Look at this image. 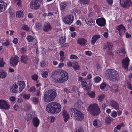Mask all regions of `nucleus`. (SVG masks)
Returning a JSON list of instances; mask_svg holds the SVG:
<instances>
[{
  "label": "nucleus",
  "instance_id": "nucleus-1",
  "mask_svg": "<svg viewBox=\"0 0 132 132\" xmlns=\"http://www.w3.org/2000/svg\"><path fill=\"white\" fill-rule=\"evenodd\" d=\"M61 105L59 103L51 102L48 104L46 106L47 111L49 113H57L60 112L61 110Z\"/></svg>",
  "mask_w": 132,
  "mask_h": 132
},
{
  "label": "nucleus",
  "instance_id": "nucleus-2",
  "mask_svg": "<svg viewBox=\"0 0 132 132\" xmlns=\"http://www.w3.org/2000/svg\"><path fill=\"white\" fill-rule=\"evenodd\" d=\"M56 96V92L55 90L50 89L48 90L44 94V101L45 102L49 103L53 101Z\"/></svg>",
  "mask_w": 132,
  "mask_h": 132
},
{
  "label": "nucleus",
  "instance_id": "nucleus-3",
  "mask_svg": "<svg viewBox=\"0 0 132 132\" xmlns=\"http://www.w3.org/2000/svg\"><path fill=\"white\" fill-rule=\"evenodd\" d=\"M69 110L71 117H74L77 120L80 121L84 119V114L80 111L76 109L71 108H69Z\"/></svg>",
  "mask_w": 132,
  "mask_h": 132
},
{
  "label": "nucleus",
  "instance_id": "nucleus-4",
  "mask_svg": "<svg viewBox=\"0 0 132 132\" xmlns=\"http://www.w3.org/2000/svg\"><path fill=\"white\" fill-rule=\"evenodd\" d=\"M106 76L109 80L112 81H117L119 79V75L117 71L113 69H109L106 72Z\"/></svg>",
  "mask_w": 132,
  "mask_h": 132
},
{
  "label": "nucleus",
  "instance_id": "nucleus-5",
  "mask_svg": "<svg viewBox=\"0 0 132 132\" xmlns=\"http://www.w3.org/2000/svg\"><path fill=\"white\" fill-rule=\"evenodd\" d=\"M87 110L89 113L93 116H97L101 112L98 105L96 103L91 104L88 107Z\"/></svg>",
  "mask_w": 132,
  "mask_h": 132
},
{
  "label": "nucleus",
  "instance_id": "nucleus-6",
  "mask_svg": "<svg viewBox=\"0 0 132 132\" xmlns=\"http://www.w3.org/2000/svg\"><path fill=\"white\" fill-rule=\"evenodd\" d=\"M61 71L60 70H54L51 74V78L52 81L56 82H59L58 78L60 76Z\"/></svg>",
  "mask_w": 132,
  "mask_h": 132
},
{
  "label": "nucleus",
  "instance_id": "nucleus-7",
  "mask_svg": "<svg viewBox=\"0 0 132 132\" xmlns=\"http://www.w3.org/2000/svg\"><path fill=\"white\" fill-rule=\"evenodd\" d=\"M60 75L61 77L59 79V83L65 82L68 79V76L67 73L66 72L63 70L61 71Z\"/></svg>",
  "mask_w": 132,
  "mask_h": 132
},
{
  "label": "nucleus",
  "instance_id": "nucleus-8",
  "mask_svg": "<svg viewBox=\"0 0 132 132\" xmlns=\"http://www.w3.org/2000/svg\"><path fill=\"white\" fill-rule=\"evenodd\" d=\"M120 3L122 7L128 9L132 6V3L130 0H120Z\"/></svg>",
  "mask_w": 132,
  "mask_h": 132
},
{
  "label": "nucleus",
  "instance_id": "nucleus-9",
  "mask_svg": "<svg viewBox=\"0 0 132 132\" xmlns=\"http://www.w3.org/2000/svg\"><path fill=\"white\" fill-rule=\"evenodd\" d=\"M74 16L72 15H66L64 19V21L67 24H71L73 22Z\"/></svg>",
  "mask_w": 132,
  "mask_h": 132
},
{
  "label": "nucleus",
  "instance_id": "nucleus-10",
  "mask_svg": "<svg viewBox=\"0 0 132 132\" xmlns=\"http://www.w3.org/2000/svg\"><path fill=\"white\" fill-rule=\"evenodd\" d=\"M10 108V105L8 104V102L4 100H0V108L8 110Z\"/></svg>",
  "mask_w": 132,
  "mask_h": 132
},
{
  "label": "nucleus",
  "instance_id": "nucleus-11",
  "mask_svg": "<svg viewBox=\"0 0 132 132\" xmlns=\"http://www.w3.org/2000/svg\"><path fill=\"white\" fill-rule=\"evenodd\" d=\"M40 2L37 0H32L30 3V7L35 9H37L40 7Z\"/></svg>",
  "mask_w": 132,
  "mask_h": 132
},
{
  "label": "nucleus",
  "instance_id": "nucleus-12",
  "mask_svg": "<svg viewBox=\"0 0 132 132\" xmlns=\"http://www.w3.org/2000/svg\"><path fill=\"white\" fill-rule=\"evenodd\" d=\"M19 58L16 55L14 57H12L10 59V64L13 66H15L19 62Z\"/></svg>",
  "mask_w": 132,
  "mask_h": 132
},
{
  "label": "nucleus",
  "instance_id": "nucleus-13",
  "mask_svg": "<svg viewBox=\"0 0 132 132\" xmlns=\"http://www.w3.org/2000/svg\"><path fill=\"white\" fill-rule=\"evenodd\" d=\"M18 86V93L21 91L24 88L25 83L23 81H19L16 83Z\"/></svg>",
  "mask_w": 132,
  "mask_h": 132
},
{
  "label": "nucleus",
  "instance_id": "nucleus-14",
  "mask_svg": "<svg viewBox=\"0 0 132 132\" xmlns=\"http://www.w3.org/2000/svg\"><path fill=\"white\" fill-rule=\"evenodd\" d=\"M116 29L119 31V34L122 36V34L125 32L126 29L122 25H119L116 27Z\"/></svg>",
  "mask_w": 132,
  "mask_h": 132
},
{
  "label": "nucleus",
  "instance_id": "nucleus-15",
  "mask_svg": "<svg viewBox=\"0 0 132 132\" xmlns=\"http://www.w3.org/2000/svg\"><path fill=\"white\" fill-rule=\"evenodd\" d=\"M130 60L128 58H126L123 59L122 61V66L124 68L127 70L128 69V66L129 64Z\"/></svg>",
  "mask_w": 132,
  "mask_h": 132
},
{
  "label": "nucleus",
  "instance_id": "nucleus-16",
  "mask_svg": "<svg viewBox=\"0 0 132 132\" xmlns=\"http://www.w3.org/2000/svg\"><path fill=\"white\" fill-rule=\"evenodd\" d=\"M113 46L112 44L110 42H107L104 44L103 49H105L108 51H110Z\"/></svg>",
  "mask_w": 132,
  "mask_h": 132
},
{
  "label": "nucleus",
  "instance_id": "nucleus-17",
  "mask_svg": "<svg viewBox=\"0 0 132 132\" xmlns=\"http://www.w3.org/2000/svg\"><path fill=\"white\" fill-rule=\"evenodd\" d=\"M18 86L16 83L15 82L12 86L10 87V91L12 93H18Z\"/></svg>",
  "mask_w": 132,
  "mask_h": 132
},
{
  "label": "nucleus",
  "instance_id": "nucleus-18",
  "mask_svg": "<svg viewBox=\"0 0 132 132\" xmlns=\"http://www.w3.org/2000/svg\"><path fill=\"white\" fill-rule=\"evenodd\" d=\"M106 21L105 19L103 18H100L96 20V23L100 26H102L105 24Z\"/></svg>",
  "mask_w": 132,
  "mask_h": 132
},
{
  "label": "nucleus",
  "instance_id": "nucleus-19",
  "mask_svg": "<svg viewBox=\"0 0 132 132\" xmlns=\"http://www.w3.org/2000/svg\"><path fill=\"white\" fill-rule=\"evenodd\" d=\"M29 58L28 56L26 55H22L21 57L20 61L21 62L25 64L27 63L28 60Z\"/></svg>",
  "mask_w": 132,
  "mask_h": 132
},
{
  "label": "nucleus",
  "instance_id": "nucleus-20",
  "mask_svg": "<svg viewBox=\"0 0 132 132\" xmlns=\"http://www.w3.org/2000/svg\"><path fill=\"white\" fill-rule=\"evenodd\" d=\"M7 4L2 1H0V11H3L6 9Z\"/></svg>",
  "mask_w": 132,
  "mask_h": 132
},
{
  "label": "nucleus",
  "instance_id": "nucleus-21",
  "mask_svg": "<svg viewBox=\"0 0 132 132\" xmlns=\"http://www.w3.org/2000/svg\"><path fill=\"white\" fill-rule=\"evenodd\" d=\"M32 122L34 126L37 127L40 123V121L37 117H35L33 119Z\"/></svg>",
  "mask_w": 132,
  "mask_h": 132
},
{
  "label": "nucleus",
  "instance_id": "nucleus-22",
  "mask_svg": "<svg viewBox=\"0 0 132 132\" xmlns=\"http://www.w3.org/2000/svg\"><path fill=\"white\" fill-rule=\"evenodd\" d=\"M87 42V39L81 38L78 39L77 43L81 45H85L86 43Z\"/></svg>",
  "mask_w": 132,
  "mask_h": 132
},
{
  "label": "nucleus",
  "instance_id": "nucleus-23",
  "mask_svg": "<svg viewBox=\"0 0 132 132\" xmlns=\"http://www.w3.org/2000/svg\"><path fill=\"white\" fill-rule=\"evenodd\" d=\"M100 38V36L99 35H95L92 37L91 39V44L94 45L97 40Z\"/></svg>",
  "mask_w": 132,
  "mask_h": 132
},
{
  "label": "nucleus",
  "instance_id": "nucleus-24",
  "mask_svg": "<svg viewBox=\"0 0 132 132\" xmlns=\"http://www.w3.org/2000/svg\"><path fill=\"white\" fill-rule=\"evenodd\" d=\"M43 29L44 31L48 32L52 29V28L50 24H45L44 25Z\"/></svg>",
  "mask_w": 132,
  "mask_h": 132
},
{
  "label": "nucleus",
  "instance_id": "nucleus-25",
  "mask_svg": "<svg viewBox=\"0 0 132 132\" xmlns=\"http://www.w3.org/2000/svg\"><path fill=\"white\" fill-rule=\"evenodd\" d=\"M110 104L112 107L116 109H117L118 108L119 106L118 104L114 100H111V101Z\"/></svg>",
  "mask_w": 132,
  "mask_h": 132
},
{
  "label": "nucleus",
  "instance_id": "nucleus-26",
  "mask_svg": "<svg viewBox=\"0 0 132 132\" xmlns=\"http://www.w3.org/2000/svg\"><path fill=\"white\" fill-rule=\"evenodd\" d=\"M75 105L77 108L81 109L83 108L84 104L82 101H79L76 103Z\"/></svg>",
  "mask_w": 132,
  "mask_h": 132
},
{
  "label": "nucleus",
  "instance_id": "nucleus-27",
  "mask_svg": "<svg viewBox=\"0 0 132 132\" xmlns=\"http://www.w3.org/2000/svg\"><path fill=\"white\" fill-rule=\"evenodd\" d=\"M62 114L63 118H64V121L66 122L69 118V114L65 110H63L62 112Z\"/></svg>",
  "mask_w": 132,
  "mask_h": 132
},
{
  "label": "nucleus",
  "instance_id": "nucleus-28",
  "mask_svg": "<svg viewBox=\"0 0 132 132\" xmlns=\"http://www.w3.org/2000/svg\"><path fill=\"white\" fill-rule=\"evenodd\" d=\"M110 89L112 92H116L119 90V87L116 85H113L110 88Z\"/></svg>",
  "mask_w": 132,
  "mask_h": 132
},
{
  "label": "nucleus",
  "instance_id": "nucleus-29",
  "mask_svg": "<svg viewBox=\"0 0 132 132\" xmlns=\"http://www.w3.org/2000/svg\"><path fill=\"white\" fill-rule=\"evenodd\" d=\"M86 23L89 26H90L92 23H94V21L90 18L86 19L85 20Z\"/></svg>",
  "mask_w": 132,
  "mask_h": 132
},
{
  "label": "nucleus",
  "instance_id": "nucleus-30",
  "mask_svg": "<svg viewBox=\"0 0 132 132\" xmlns=\"http://www.w3.org/2000/svg\"><path fill=\"white\" fill-rule=\"evenodd\" d=\"M67 5V3L66 2H64L61 3L60 4V7L61 10H64L66 7Z\"/></svg>",
  "mask_w": 132,
  "mask_h": 132
},
{
  "label": "nucleus",
  "instance_id": "nucleus-31",
  "mask_svg": "<svg viewBox=\"0 0 132 132\" xmlns=\"http://www.w3.org/2000/svg\"><path fill=\"white\" fill-rule=\"evenodd\" d=\"M7 74L4 71H0V78H4L6 76Z\"/></svg>",
  "mask_w": 132,
  "mask_h": 132
},
{
  "label": "nucleus",
  "instance_id": "nucleus-32",
  "mask_svg": "<svg viewBox=\"0 0 132 132\" xmlns=\"http://www.w3.org/2000/svg\"><path fill=\"white\" fill-rule=\"evenodd\" d=\"M72 67L76 70H79L80 69V66L78 65L77 62H74L72 64Z\"/></svg>",
  "mask_w": 132,
  "mask_h": 132
},
{
  "label": "nucleus",
  "instance_id": "nucleus-33",
  "mask_svg": "<svg viewBox=\"0 0 132 132\" xmlns=\"http://www.w3.org/2000/svg\"><path fill=\"white\" fill-rule=\"evenodd\" d=\"M66 40V38L65 37H61L59 39V43L61 44H63L64 43Z\"/></svg>",
  "mask_w": 132,
  "mask_h": 132
},
{
  "label": "nucleus",
  "instance_id": "nucleus-34",
  "mask_svg": "<svg viewBox=\"0 0 132 132\" xmlns=\"http://www.w3.org/2000/svg\"><path fill=\"white\" fill-rule=\"evenodd\" d=\"M87 94L90 97L94 98L95 97V92L89 91L88 92Z\"/></svg>",
  "mask_w": 132,
  "mask_h": 132
},
{
  "label": "nucleus",
  "instance_id": "nucleus-35",
  "mask_svg": "<svg viewBox=\"0 0 132 132\" xmlns=\"http://www.w3.org/2000/svg\"><path fill=\"white\" fill-rule=\"evenodd\" d=\"M24 106V109L25 111H27L31 109V106L29 104H25Z\"/></svg>",
  "mask_w": 132,
  "mask_h": 132
},
{
  "label": "nucleus",
  "instance_id": "nucleus-36",
  "mask_svg": "<svg viewBox=\"0 0 132 132\" xmlns=\"http://www.w3.org/2000/svg\"><path fill=\"white\" fill-rule=\"evenodd\" d=\"M118 53H120V55L122 56H124L125 55V50L124 48H122L121 49H120L119 50H118Z\"/></svg>",
  "mask_w": 132,
  "mask_h": 132
},
{
  "label": "nucleus",
  "instance_id": "nucleus-37",
  "mask_svg": "<svg viewBox=\"0 0 132 132\" xmlns=\"http://www.w3.org/2000/svg\"><path fill=\"white\" fill-rule=\"evenodd\" d=\"M79 3L82 4H88L89 2V0H80L79 1Z\"/></svg>",
  "mask_w": 132,
  "mask_h": 132
},
{
  "label": "nucleus",
  "instance_id": "nucleus-38",
  "mask_svg": "<svg viewBox=\"0 0 132 132\" xmlns=\"http://www.w3.org/2000/svg\"><path fill=\"white\" fill-rule=\"evenodd\" d=\"M26 38L27 40L29 42H32L34 39L33 37L31 35L27 36Z\"/></svg>",
  "mask_w": 132,
  "mask_h": 132
},
{
  "label": "nucleus",
  "instance_id": "nucleus-39",
  "mask_svg": "<svg viewBox=\"0 0 132 132\" xmlns=\"http://www.w3.org/2000/svg\"><path fill=\"white\" fill-rule=\"evenodd\" d=\"M16 15V16L19 17L22 16L23 15V12L22 11H18L17 12Z\"/></svg>",
  "mask_w": 132,
  "mask_h": 132
},
{
  "label": "nucleus",
  "instance_id": "nucleus-40",
  "mask_svg": "<svg viewBox=\"0 0 132 132\" xmlns=\"http://www.w3.org/2000/svg\"><path fill=\"white\" fill-rule=\"evenodd\" d=\"M5 63L4 61L3 58H0V67H3L4 66V65L5 64Z\"/></svg>",
  "mask_w": 132,
  "mask_h": 132
},
{
  "label": "nucleus",
  "instance_id": "nucleus-41",
  "mask_svg": "<svg viewBox=\"0 0 132 132\" xmlns=\"http://www.w3.org/2000/svg\"><path fill=\"white\" fill-rule=\"evenodd\" d=\"M32 101L34 104H36L39 101V99L36 97H34L32 99Z\"/></svg>",
  "mask_w": 132,
  "mask_h": 132
},
{
  "label": "nucleus",
  "instance_id": "nucleus-42",
  "mask_svg": "<svg viewBox=\"0 0 132 132\" xmlns=\"http://www.w3.org/2000/svg\"><path fill=\"white\" fill-rule=\"evenodd\" d=\"M104 97V95L103 94L100 95L98 97V100L101 101H102Z\"/></svg>",
  "mask_w": 132,
  "mask_h": 132
},
{
  "label": "nucleus",
  "instance_id": "nucleus-43",
  "mask_svg": "<svg viewBox=\"0 0 132 132\" xmlns=\"http://www.w3.org/2000/svg\"><path fill=\"white\" fill-rule=\"evenodd\" d=\"M125 82L126 84H127L128 85L127 87L130 90H132V86L131 85L128 81H126Z\"/></svg>",
  "mask_w": 132,
  "mask_h": 132
},
{
  "label": "nucleus",
  "instance_id": "nucleus-44",
  "mask_svg": "<svg viewBox=\"0 0 132 132\" xmlns=\"http://www.w3.org/2000/svg\"><path fill=\"white\" fill-rule=\"evenodd\" d=\"M31 78L34 80L37 81L38 78V76L37 75L35 74L32 76Z\"/></svg>",
  "mask_w": 132,
  "mask_h": 132
},
{
  "label": "nucleus",
  "instance_id": "nucleus-45",
  "mask_svg": "<svg viewBox=\"0 0 132 132\" xmlns=\"http://www.w3.org/2000/svg\"><path fill=\"white\" fill-rule=\"evenodd\" d=\"M30 95V94H24L23 95V97L25 99H28L29 98Z\"/></svg>",
  "mask_w": 132,
  "mask_h": 132
},
{
  "label": "nucleus",
  "instance_id": "nucleus-46",
  "mask_svg": "<svg viewBox=\"0 0 132 132\" xmlns=\"http://www.w3.org/2000/svg\"><path fill=\"white\" fill-rule=\"evenodd\" d=\"M48 75V72L47 71H45L42 74V77L43 78H46L47 77Z\"/></svg>",
  "mask_w": 132,
  "mask_h": 132
},
{
  "label": "nucleus",
  "instance_id": "nucleus-47",
  "mask_svg": "<svg viewBox=\"0 0 132 132\" xmlns=\"http://www.w3.org/2000/svg\"><path fill=\"white\" fill-rule=\"evenodd\" d=\"M47 62L46 61H43L40 63V65L42 67H43L46 65Z\"/></svg>",
  "mask_w": 132,
  "mask_h": 132
},
{
  "label": "nucleus",
  "instance_id": "nucleus-48",
  "mask_svg": "<svg viewBox=\"0 0 132 132\" xmlns=\"http://www.w3.org/2000/svg\"><path fill=\"white\" fill-rule=\"evenodd\" d=\"M14 2L16 3L17 5L20 6L21 4V0H14Z\"/></svg>",
  "mask_w": 132,
  "mask_h": 132
},
{
  "label": "nucleus",
  "instance_id": "nucleus-49",
  "mask_svg": "<svg viewBox=\"0 0 132 132\" xmlns=\"http://www.w3.org/2000/svg\"><path fill=\"white\" fill-rule=\"evenodd\" d=\"M101 79L99 77H96L94 78V81L96 82H98L100 81L101 80Z\"/></svg>",
  "mask_w": 132,
  "mask_h": 132
},
{
  "label": "nucleus",
  "instance_id": "nucleus-50",
  "mask_svg": "<svg viewBox=\"0 0 132 132\" xmlns=\"http://www.w3.org/2000/svg\"><path fill=\"white\" fill-rule=\"evenodd\" d=\"M106 86V84L105 83H102L100 85V88L102 90L103 89L105 88Z\"/></svg>",
  "mask_w": 132,
  "mask_h": 132
},
{
  "label": "nucleus",
  "instance_id": "nucleus-51",
  "mask_svg": "<svg viewBox=\"0 0 132 132\" xmlns=\"http://www.w3.org/2000/svg\"><path fill=\"white\" fill-rule=\"evenodd\" d=\"M35 25L36 28L38 29H40L41 28L42 26L40 23L37 22L36 23Z\"/></svg>",
  "mask_w": 132,
  "mask_h": 132
},
{
  "label": "nucleus",
  "instance_id": "nucleus-52",
  "mask_svg": "<svg viewBox=\"0 0 132 132\" xmlns=\"http://www.w3.org/2000/svg\"><path fill=\"white\" fill-rule=\"evenodd\" d=\"M35 89H36L33 86L31 87L30 88V89L29 90L30 92H34L35 91Z\"/></svg>",
  "mask_w": 132,
  "mask_h": 132
},
{
  "label": "nucleus",
  "instance_id": "nucleus-53",
  "mask_svg": "<svg viewBox=\"0 0 132 132\" xmlns=\"http://www.w3.org/2000/svg\"><path fill=\"white\" fill-rule=\"evenodd\" d=\"M9 42L7 41H6L5 42L2 43V45L3 46H7L9 45Z\"/></svg>",
  "mask_w": 132,
  "mask_h": 132
},
{
  "label": "nucleus",
  "instance_id": "nucleus-54",
  "mask_svg": "<svg viewBox=\"0 0 132 132\" xmlns=\"http://www.w3.org/2000/svg\"><path fill=\"white\" fill-rule=\"evenodd\" d=\"M70 58L71 59H78L76 55H71Z\"/></svg>",
  "mask_w": 132,
  "mask_h": 132
},
{
  "label": "nucleus",
  "instance_id": "nucleus-55",
  "mask_svg": "<svg viewBox=\"0 0 132 132\" xmlns=\"http://www.w3.org/2000/svg\"><path fill=\"white\" fill-rule=\"evenodd\" d=\"M27 51L26 50L25 48L23 47L20 50V52L21 53H25Z\"/></svg>",
  "mask_w": 132,
  "mask_h": 132
},
{
  "label": "nucleus",
  "instance_id": "nucleus-56",
  "mask_svg": "<svg viewBox=\"0 0 132 132\" xmlns=\"http://www.w3.org/2000/svg\"><path fill=\"white\" fill-rule=\"evenodd\" d=\"M75 132H83V129L82 128H79L75 131Z\"/></svg>",
  "mask_w": 132,
  "mask_h": 132
},
{
  "label": "nucleus",
  "instance_id": "nucleus-57",
  "mask_svg": "<svg viewBox=\"0 0 132 132\" xmlns=\"http://www.w3.org/2000/svg\"><path fill=\"white\" fill-rule=\"evenodd\" d=\"M23 29L24 30L28 31L29 30V28L28 26L24 25L23 27Z\"/></svg>",
  "mask_w": 132,
  "mask_h": 132
},
{
  "label": "nucleus",
  "instance_id": "nucleus-58",
  "mask_svg": "<svg viewBox=\"0 0 132 132\" xmlns=\"http://www.w3.org/2000/svg\"><path fill=\"white\" fill-rule=\"evenodd\" d=\"M14 109L16 111H17L19 110V106L15 104L14 106Z\"/></svg>",
  "mask_w": 132,
  "mask_h": 132
},
{
  "label": "nucleus",
  "instance_id": "nucleus-59",
  "mask_svg": "<svg viewBox=\"0 0 132 132\" xmlns=\"http://www.w3.org/2000/svg\"><path fill=\"white\" fill-rule=\"evenodd\" d=\"M32 118L31 116L29 115L28 114L27 115V117L26 118V120L27 121H29Z\"/></svg>",
  "mask_w": 132,
  "mask_h": 132
},
{
  "label": "nucleus",
  "instance_id": "nucleus-60",
  "mask_svg": "<svg viewBox=\"0 0 132 132\" xmlns=\"http://www.w3.org/2000/svg\"><path fill=\"white\" fill-rule=\"evenodd\" d=\"M105 122L107 124L109 123L110 122V119L108 117L106 118L105 119Z\"/></svg>",
  "mask_w": 132,
  "mask_h": 132
},
{
  "label": "nucleus",
  "instance_id": "nucleus-61",
  "mask_svg": "<svg viewBox=\"0 0 132 132\" xmlns=\"http://www.w3.org/2000/svg\"><path fill=\"white\" fill-rule=\"evenodd\" d=\"M35 95L36 96H40L41 95V94L40 91L37 90V92L35 94Z\"/></svg>",
  "mask_w": 132,
  "mask_h": 132
},
{
  "label": "nucleus",
  "instance_id": "nucleus-62",
  "mask_svg": "<svg viewBox=\"0 0 132 132\" xmlns=\"http://www.w3.org/2000/svg\"><path fill=\"white\" fill-rule=\"evenodd\" d=\"M87 84V82L85 81H83L81 83L83 87H86Z\"/></svg>",
  "mask_w": 132,
  "mask_h": 132
},
{
  "label": "nucleus",
  "instance_id": "nucleus-63",
  "mask_svg": "<svg viewBox=\"0 0 132 132\" xmlns=\"http://www.w3.org/2000/svg\"><path fill=\"white\" fill-rule=\"evenodd\" d=\"M117 115V113L116 111H114L112 114L111 116L114 117H115Z\"/></svg>",
  "mask_w": 132,
  "mask_h": 132
},
{
  "label": "nucleus",
  "instance_id": "nucleus-64",
  "mask_svg": "<svg viewBox=\"0 0 132 132\" xmlns=\"http://www.w3.org/2000/svg\"><path fill=\"white\" fill-rule=\"evenodd\" d=\"M86 54L89 56H91L92 55V53L90 51H86Z\"/></svg>",
  "mask_w": 132,
  "mask_h": 132
}]
</instances>
